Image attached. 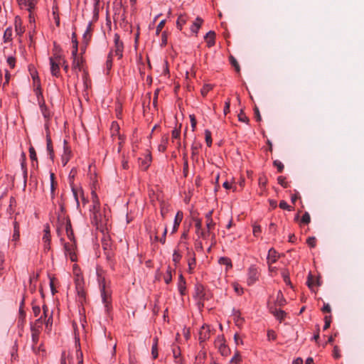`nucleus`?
I'll return each instance as SVG.
<instances>
[{
  "label": "nucleus",
  "instance_id": "nucleus-1",
  "mask_svg": "<svg viewBox=\"0 0 364 364\" xmlns=\"http://www.w3.org/2000/svg\"><path fill=\"white\" fill-rule=\"evenodd\" d=\"M97 280L99 282L101 296L102 302L105 305L106 312L109 314L112 309V291L109 287H107L105 278L102 276L101 273L97 269Z\"/></svg>",
  "mask_w": 364,
  "mask_h": 364
},
{
  "label": "nucleus",
  "instance_id": "nucleus-2",
  "mask_svg": "<svg viewBox=\"0 0 364 364\" xmlns=\"http://www.w3.org/2000/svg\"><path fill=\"white\" fill-rule=\"evenodd\" d=\"M103 254L111 269H114V250L113 243L109 234L103 233V237L101 240Z\"/></svg>",
  "mask_w": 364,
  "mask_h": 364
},
{
  "label": "nucleus",
  "instance_id": "nucleus-3",
  "mask_svg": "<svg viewBox=\"0 0 364 364\" xmlns=\"http://www.w3.org/2000/svg\"><path fill=\"white\" fill-rule=\"evenodd\" d=\"M193 298L197 301V305L199 309L204 306V302L212 298V294L207 290L202 284L197 283L194 287Z\"/></svg>",
  "mask_w": 364,
  "mask_h": 364
},
{
  "label": "nucleus",
  "instance_id": "nucleus-4",
  "mask_svg": "<svg viewBox=\"0 0 364 364\" xmlns=\"http://www.w3.org/2000/svg\"><path fill=\"white\" fill-rule=\"evenodd\" d=\"M61 219H63V220L65 219V220H66L65 232H66L67 237L72 242H74V246H75V242H77V241L75 237L74 232H73V230L72 228V224H71V221H70L69 216L67 215L66 217H65V216L63 217V215L60 213H58V220H60Z\"/></svg>",
  "mask_w": 364,
  "mask_h": 364
},
{
  "label": "nucleus",
  "instance_id": "nucleus-5",
  "mask_svg": "<svg viewBox=\"0 0 364 364\" xmlns=\"http://www.w3.org/2000/svg\"><path fill=\"white\" fill-rule=\"evenodd\" d=\"M63 246L65 254L66 255H69L70 259L72 262H77V257L75 253V249L77 248V242H75V246H74V242H73L72 244L65 242Z\"/></svg>",
  "mask_w": 364,
  "mask_h": 364
},
{
  "label": "nucleus",
  "instance_id": "nucleus-6",
  "mask_svg": "<svg viewBox=\"0 0 364 364\" xmlns=\"http://www.w3.org/2000/svg\"><path fill=\"white\" fill-rule=\"evenodd\" d=\"M210 326L208 324H203L198 333V340L199 343L201 345L203 343L206 341L210 338Z\"/></svg>",
  "mask_w": 364,
  "mask_h": 364
},
{
  "label": "nucleus",
  "instance_id": "nucleus-7",
  "mask_svg": "<svg viewBox=\"0 0 364 364\" xmlns=\"http://www.w3.org/2000/svg\"><path fill=\"white\" fill-rule=\"evenodd\" d=\"M72 57L73 68H78L79 70H81L83 58L82 56L78 55V47H73V50H72Z\"/></svg>",
  "mask_w": 364,
  "mask_h": 364
},
{
  "label": "nucleus",
  "instance_id": "nucleus-8",
  "mask_svg": "<svg viewBox=\"0 0 364 364\" xmlns=\"http://www.w3.org/2000/svg\"><path fill=\"white\" fill-rule=\"evenodd\" d=\"M259 273L255 265H251L248 269L247 272V284L252 285L256 281L258 280Z\"/></svg>",
  "mask_w": 364,
  "mask_h": 364
},
{
  "label": "nucleus",
  "instance_id": "nucleus-9",
  "mask_svg": "<svg viewBox=\"0 0 364 364\" xmlns=\"http://www.w3.org/2000/svg\"><path fill=\"white\" fill-rule=\"evenodd\" d=\"M50 65V73L54 77H59L60 76V65L61 63L54 60V58H49Z\"/></svg>",
  "mask_w": 364,
  "mask_h": 364
},
{
  "label": "nucleus",
  "instance_id": "nucleus-10",
  "mask_svg": "<svg viewBox=\"0 0 364 364\" xmlns=\"http://www.w3.org/2000/svg\"><path fill=\"white\" fill-rule=\"evenodd\" d=\"M38 105H39L41 112L44 119H46V121H50L51 114H50V112L48 107L46 105L45 100L44 99L39 100Z\"/></svg>",
  "mask_w": 364,
  "mask_h": 364
},
{
  "label": "nucleus",
  "instance_id": "nucleus-11",
  "mask_svg": "<svg viewBox=\"0 0 364 364\" xmlns=\"http://www.w3.org/2000/svg\"><path fill=\"white\" fill-rule=\"evenodd\" d=\"M30 75L32 77L33 82L35 87H41V80L38 77V73L35 67L32 65L28 66Z\"/></svg>",
  "mask_w": 364,
  "mask_h": 364
},
{
  "label": "nucleus",
  "instance_id": "nucleus-12",
  "mask_svg": "<svg viewBox=\"0 0 364 364\" xmlns=\"http://www.w3.org/2000/svg\"><path fill=\"white\" fill-rule=\"evenodd\" d=\"M279 258V255H278L276 250L273 247L270 248L268 251V255L267 257V262L268 264H272L275 263L278 259Z\"/></svg>",
  "mask_w": 364,
  "mask_h": 364
},
{
  "label": "nucleus",
  "instance_id": "nucleus-13",
  "mask_svg": "<svg viewBox=\"0 0 364 364\" xmlns=\"http://www.w3.org/2000/svg\"><path fill=\"white\" fill-rule=\"evenodd\" d=\"M183 218V213L182 211L179 210L176 213L173 221V225L171 231V234L176 232L178 230V228L180 225Z\"/></svg>",
  "mask_w": 364,
  "mask_h": 364
},
{
  "label": "nucleus",
  "instance_id": "nucleus-14",
  "mask_svg": "<svg viewBox=\"0 0 364 364\" xmlns=\"http://www.w3.org/2000/svg\"><path fill=\"white\" fill-rule=\"evenodd\" d=\"M46 150L49 155L50 159L52 161V162H53L55 159V153L51 137H48V139H46Z\"/></svg>",
  "mask_w": 364,
  "mask_h": 364
},
{
  "label": "nucleus",
  "instance_id": "nucleus-15",
  "mask_svg": "<svg viewBox=\"0 0 364 364\" xmlns=\"http://www.w3.org/2000/svg\"><path fill=\"white\" fill-rule=\"evenodd\" d=\"M50 58H54V60L59 63H61L63 60H65L60 47L53 48V56H51Z\"/></svg>",
  "mask_w": 364,
  "mask_h": 364
},
{
  "label": "nucleus",
  "instance_id": "nucleus-16",
  "mask_svg": "<svg viewBox=\"0 0 364 364\" xmlns=\"http://www.w3.org/2000/svg\"><path fill=\"white\" fill-rule=\"evenodd\" d=\"M71 149L68 146L63 147V154L62 155V163L63 166H65L70 159Z\"/></svg>",
  "mask_w": 364,
  "mask_h": 364
},
{
  "label": "nucleus",
  "instance_id": "nucleus-17",
  "mask_svg": "<svg viewBox=\"0 0 364 364\" xmlns=\"http://www.w3.org/2000/svg\"><path fill=\"white\" fill-rule=\"evenodd\" d=\"M50 197L51 199L53 200L55 198V191L57 188V182L55 181V176L54 173H50Z\"/></svg>",
  "mask_w": 364,
  "mask_h": 364
},
{
  "label": "nucleus",
  "instance_id": "nucleus-18",
  "mask_svg": "<svg viewBox=\"0 0 364 364\" xmlns=\"http://www.w3.org/2000/svg\"><path fill=\"white\" fill-rule=\"evenodd\" d=\"M204 39L207 43V46H214L215 42V33L213 31H208L205 36Z\"/></svg>",
  "mask_w": 364,
  "mask_h": 364
},
{
  "label": "nucleus",
  "instance_id": "nucleus-19",
  "mask_svg": "<svg viewBox=\"0 0 364 364\" xmlns=\"http://www.w3.org/2000/svg\"><path fill=\"white\" fill-rule=\"evenodd\" d=\"M43 322H44L43 317L41 316L38 318H37L34 323H31V324H30L31 331H40V329L41 328L42 324L43 323Z\"/></svg>",
  "mask_w": 364,
  "mask_h": 364
},
{
  "label": "nucleus",
  "instance_id": "nucleus-20",
  "mask_svg": "<svg viewBox=\"0 0 364 364\" xmlns=\"http://www.w3.org/2000/svg\"><path fill=\"white\" fill-rule=\"evenodd\" d=\"M203 20L200 17H197L194 22L191 26V31L193 33H197L199 28H200Z\"/></svg>",
  "mask_w": 364,
  "mask_h": 364
},
{
  "label": "nucleus",
  "instance_id": "nucleus-21",
  "mask_svg": "<svg viewBox=\"0 0 364 364\" xmlns=\"http://www.w3.org/2000/svg\"><path fill=\"white\" fill-rule=\"evenodd\" d=\"M188 16L186 14H180L176 21V27L180 31L182 30L183 26L188 21Z\"/></svg>",
  "mask_w": 364,
  "mask_h": 364
},
{
  "label": "nucleus",
  "instance_id": "nucleus-22",
  "mask_svg": "<svg viewBox=\"0 0 364 364\" xmlns=\"http://www.w3.org/2000/svg\"><path fill=\"white\" fill-rule=\"evenodd\" d=\"M213 213V210H211L205 214L206 228L207 229H213L215 225V223L213 221V220L212 218Z\"/></svg>",
  "mask_w": 364,
  "mask_h": 364
},
{
  "label": "nucleus",
  "instance_id": "nucleus-23",
  "mask_svg": "<svg viewBox=\"0 0 364 364\" xmlns=\"http://www.w3.org/2000/svg\"><path fill=\"white\" fill-rule=\"evenodd\" d=\"M52 10H53L52 14H53V18L55 20V23L57 26H60V17H59V13H58L59 9H58L57 3L55 2V0H54V4L53 5Z\"/></svg>",
  "mask_w": 364,
  "mask_h": 364
},
{
  "label": "nucleus",
  "instance_id": "nucleus-24",
  "mask_svg": "<svg viewBox=\"0 0 364 364\" xmlns=\"http://www.w3.org/2000/svg\"><path fill=\"white\" fill-rule=\"evenodd\" d=\"M119 125L118 124L115 123V132H117V133H115V135L118 136V139H119L118 152L120 153L122 151L123 144L124 143L125 136L124 135H122L119 134Z\"/></svg>",
  "mask_w": 364,
  "mask_h": 364
},
{
  "label": "nucleus",
  "instance_id": "nucleus-25",
  "mask_svg": "<svg viewBox=\"0 0 364 364\" xmlns=\"http://www.w3.org/2000/svg\"><path fill=\"white\" fill-rule=\"evenodd\" d=\"M75 288L77 291V294L81 299L85 298V292L84 291L82 284L80 281L77 280L75 282Z\"/></svg>",
  "mask_w": 364,
  "mask_h": 364
},
{
  "label": "nucleus",
  "instance_id": "nucleus-26",
  "mask_svg": "<svg viewBox=\"0 0 364 364\" xmlns=\"http://www.w3.org/2000/svg\"><path fill=\"white\" fill-rule=\"evenodd\" d=\"M212 229L201 230L199 232H196V235L198 238H202L203 240H207L210 235H211Z\"/></svg>",
  "mask_w": 364,
  "mask_h": 364
},
{
  "label": "nucleus",
  "instance_id": "nucleus-27",
  "mask_svg": "<svg viewBox=\"0 0 364 364\" xmlns=\"http://www.w3.org/2000/svg\"><path fill=\"white\" fill-rule=\"evenodd\" d=\"M229 62H230V65L235 68V71L237 73H240V65H239L238 62L237 61V60L235 59V58L231 53L229 54Z\"/></svg>",
  "mask_w": 364,
  "mask_h": 364
},
{
  "label": "nucleus",
  "instance_id": "nucleus-28",
  "mask_svg": "<svg viewBox=\"0 0 364 364\" xmlns=\"http://www.w3.org/2000/svg\"><path fill=\"white\" fill-rule=\"evenodd\" d=\"M151 161V154L149 153L146 155L145 159L141 161V166L144 170H146L149 167Z\"/></svg>",
  "mask_w": 364,
  "mask_h": 364
},
{
  "label": "nucleus",
  "instance_id": "nucleus-29",
  "mask_svg": "<svg viewBox=\"0 0 364 364\" xmlns=\"http://www.w3.org/2000/svg\"><path fill=\"white\" fill-rule=\"evenodd\" d=\"M102 30L105 33L106 31H107L109 34L112 33V21H111L110 18L108 16L107 13V17H106V23L105 26H102Z\"/></svg>",
  "mask_w": 364,
  "mask_h": 364
},
{
  "label": "nucleus",
  "instance_id": "nucleus-30",
  "mask_svg": "<svg viewBox=\"0 0 364 364\" xmlns=\"http://www.w3.org/2000/svg\"><path fill=\"white\" fill-rule=\"evenodd\" d=\"M275 304L279 306H283L286 304V299L281 291H279L277 293Z\"/></svg>",
  "mask_w": 364,
  "mask_h": 364
},
{
  "label": "nucleus",
  "instance_id": "nucleus-31",
  "mask_svg": "<svg viewBox=\"0 0 364 364\" xmlns=\"http://www.w3.org/2000/svg\"><path fill=\"white\" fill-rule=\"evenodd\" d=\"M15 30L18 35L23 33V29L21 27V21L18 16L15 18Z\"/></svg>",
  "mask_w": 364,
  "mask_h": 364
},
{
  "label": "nucleus",
  "instance_id": "nucleus-32",
  "mask_svg": "<svg viewBox=\"0 0 364 364\" xmlns=\"http://www.w3.org/2000/svg\"><path fill=\"white\" fill-rule=\"evenodd\" d=\"M218 350L223 356H228L230 352V348L224 343H221Z\"/></svg>",
  "mask_w": 364,
  "mask_h": 364
},
{
  "label": "nucleus",
  "instance_id": "nucleus-33",
  "mask_svg": "<svg viewBox=\"0 0 364 364\" xmlns=\"http://www.w3.org/2000/svg\"><path fill=\"white\" fill-rule=\"evenodd\" d=\"M282 277L283 278V280H284V283L287 285H289L291 287H292V284H291V282L290 281V278H289V271L287 269L282 270Z\"/></svg>",
  "mask_w": 364,
  "mask_h": 364
},
{
  "label": "nucleus",
  "instance_id": "nucleus-34",
  "mask_svg": "<svg viewBox=\"0 0 364 364\" xmlns=\"http://www.w3.org/2000/svg\"><path fill=\"white\" fill-rule=\"evenodd\" d=\"M112 67V49L109 52L106 62L107 73L109 74Z\"/></svg>",
  "mask_w": 364,
  "mask_h": 364
},
{
  "label": "nucleus",
  "instance_id": "nucleus-35",
  "mask_svg": "<svg viewBox=\"0 0 364 364\" xmlns=\"http://www.w3.org/2000/svg\"><path fill=\"white\" fill-rule=\"evenodd\" d=\"M219 264L225 265L227 268L232 267L231 259L227 257H221L218 260Z\"/></svg>",
  "mask_w": 364,
  "mask_h": 364
},
{
  "label": "nucleus",
  "instance_id": "nucleus-36",
  "mask_svg": "<svg viewBox=\"0 0 364 364\" xmlns=\"http://www.w3.org/2000/svg\"><path fill=\"white\" fill-rule=\"evenodd\" d=\"M43 242H50V232L48 224H46L44 228V235L43 237Z\"/></svg>",
  "mask_w": 364,
  "mask_h": 364
},
{
  "label": "nucleus",
  "instance_id": "nucleus-37",
  "mask_svg": "<svg viewBox=\"0 0 364 364\" xmlns=\"http://www.w3.org/2000/svg\"><path fill=\"white\" fill-rule=\"evenodd\" d=\"M286 316H287V313L280 309H279V310L274 314V316L279 322H282L283 320H284Z\"/></svg>",
  "mask_w": 364,
  "mask_h": 364
},
{
  "label": "nucleus",
  "instance_id": "nucleus-38",
  "mask_svg": "<svg viewBox=\"0 0 364 364\" xmlns=\"http://www.w3.org/2000/svg\"><path fill=\"white\" fill-rule=\"evenodd\" d=\"M39 334H40V331H31V338H32V342L33 343L32 348H33V350H36L34 346L36 345L38 342Z\"/></svg>",
  "mask_w": 364,
  "mask_h": 364
},
{
  "label": "nucleus",
  "instance_id": "nucleus-39",
  "mask_svg": "<svg viewBox=\"0 0 364 364\" xmlns=\"http://www.w3.org/2000/svg\"><path fill=\"white\" fill-rule=\"evenodd\" d=\"M12 29L11 27L7 28L4 33V41L8 43L11 40Z\"/></svg>",
  "mask_w": 364,
  "mask_h": 364
},
{
  "label": "nucleus",
  "instance_id": "nucleus-40",
  "mask_svg": "<svg viewBox=\"0 0 364 364\" xmlns=\"http://www.w3.org/2000/svg\"><path fill=\"white\" fill-rule=\"evenodd\" d=\"M213 88V85L211 84H205L203 86L200 90V93L203 97H205L208 93Z\"/></svg>",
  "mask_w": 364,
  "mask_h": 364
},
{
  "label": "nucleus",
  "instance_id": "nucleus-41",
  "mask_svg": "<svg viewBox=\"0 0 364 364\" xmlns=\"http://www.w3.org/2000/svg\"><path fill=\"white\" fill-rule=\"evenodd\" d=\"M171 268L170 266L167 267L166 274L164 275V282L168 284L172 281Z\"/></svg>",
  "mask_w": 364,
  "mask_h": 364
},
{
  "label": "nucleus",
  "instance_id": "nucleus-42",
  "mask_svg": "<svg viewBox=\"0 0 364 364\" xmlns=\"http://www.w3.org/2000/svg\"><path fill=\"white\" fill-rule=\"evenodd\" d=\"M310 222H311L310 215L308 212H305L301 218L300 224L301 225V224L308 225L309 223H310Z\"/></svg>",
  "mask_w": 364,
  "mask_h": 364
},
{
  "label": "nucleus",
  "instance_id": "nucleus-43",
  "mask_svg": "<svg viewBox=\"0 0 364 364\" xmlns=\"http://www.w3.org/2000/svg\"><path fill=\"white\" fill-rule=\"evenodd\" d=\"M205 142L208 147H210L212 146V137H211V132L208 129L205 130Z\"/></svg>",
  "mask_w": 364,
  "mask_h": 364
},
{
  "label": "nucleus",
  "instance_id": "nucleus-44",
  "mask_svg": "<svg viewBox=\"0 0 364 364\" xmlns=\"http://www.w3.org/2000/svg\"><path fill=\"white\" fill-rule=\"evenodd\" d=\"M240 362H241V357H240V353L238 351H236L235 353L234 356L230 359V363H235V364H240Z\"/></svg>",
  "mask_w": 364,
  "mask_h": 364
},
{
  "label": "nucleus",
  "instance_id": "nucleus-45",
  "mask_svg": "<svg viewBox=\"0 0 364 364\" xmlns=\"http://www.w3.org/2000/svg\"><path fill=\"white\" fill-rule=\"evenodd\" d=\"M286 177L283 176H279L277 178V182L279 185H281L283 188H286L289 187L288 182L286 181Z\"/></svg>",
  "mask_w": 364,
  "mask_h": 364
},
{
  "label": "nucleus",
  "instance_id": "nucleus-46",
  "mask_svg": "<svg viewBox=\"0 0 364 364\" xmlns=\"http://www.w3.org/2000/svg\"><path fill=\"white\" fill-rule=\"evenodd\" d=\"M28 151L31 160L32 161H36L38 163L36 152L33 146H31L28 149Z\"/></svg>",
  "mask_w": 364,
  "mask_h": 364
},
{
  "label": "nucleus",
  "instance_id": "nucleus-47",
  "mask_svg": "<svg viewBox=\"0 0 364 364\" xmlns=\"http://www.w3.org/2000/svg\"><path fill=\"white\" fill-rule=\"evenodd\" d=\"M252 232L255 237H259L262 232V228L259 225L255 224L252 227Z\"/></svg>",
  "mask_w": 364,
  "mask_h": 364
},
{
  "label": "nucleus",
  "instance_id": "nucleus-48",
  "mask_svg": "<svg viewBox=\"0 0 364 364\" xmlns=\"http://www.w3.org/2000/svg\"><path fill=\"white\" fill-rule=\"evenodd\" d=\"M279 208L283 210H287L289 211H291L294 210L293 207L288 205V203L285 200H281L279 205Z\"/></svg>",
  "mask_w": 364,
  "mask_h": 364
},
{
  "label": "nucleus",
  "instance_id": "nucleus-49",
  "mask_svg": "<svg viewBox=\"0 0 364 364\" xmlns=\"http://www.w3.org/2000/svg\"><path fill=\"white\" fill-rule=\"evenodd\" d=\"M193 220L195 221L196 233L203 229L202 228V220L200 218H193Z\"/></svg>",
  "mask_w": 364,
  "mask_h": 364
},
{
  "label": "nucleus",
  "instance_id": "nucleus-50",
  "mask_svg": "<svg viewBox=\"0 0 364 364\" xmlns=\"http://www.w3.org/2000/svg\"><path fill=\"white\" fill-rule=\"evenodd\" d=\"M173 355L174 358V360H177L179 357H181V349L178 346H175L172 348Z\"/></svg>",
  "mask_w": 364,
  "mask_h": 364
},
{
  "label": "nucleus",
  "instance_id": "nucleus-51",
  "mask_svg": "<svg viewBox=\"0 0 364 364\" xmlns=\"http://www.w3.org/2000/svg\"><path fill=\"white\" fill-rule=\"evenodd\" d=\"M188 272L190 273H192L193 269L195 268V267L196 265V257H193V258L190 259L188 260Z\"/></svg>",
  "mask_w": 364,
  "mask_h": 364
},
{
  "label": "nucleus",
  "instance_id": "nucleus-52",
  "mask_svg": "<svg viewBox=\"0 0 364 364\" xmlns=\"http://www.w3.org/2000/svg\"><path fill=\"white\" fill-rule=\"evenodd\" d=\"M92 34L90 33V31H85L83 36H82V41L83 43L85 45H88V43L90 41Z\"/></svg>",
  "mask_w": 364,
  "mask_h": 364
},
{
  "label": "nucleus",
  "instance_id": "nucleus-53",
  "mask_svg": "<svg viewBox=\"0 0 364 364\" xmlns=\"http://www.w3.org/2000/svg\"><path fill=\"white\" fill-rule=\"evenodd\" d=\"M273 165L277 167L278 172L282 173L284 171V164L279 160H274L273 162Z\"/></svg>",
  "mask_w": 364,
  "mask_h": 364
},
{
  "label": "nucleus",
  "instance_id": "nucleus-54",
  "mask_svg": "<svg viewBox=\"0 0 364 364\" xmlns=\"http://www.w3.org/2000/svg\"><path fill=\"white\" fill-rule=\"evenodd\" d=\"M173 262L176 264L177 263H178L180 262V260L181 259V255L178 252V250H175L173 253Z\"/></svg>",
  "mask_w": 364,
  "mask_h": 364
},
{
  "label": "nucleus",
  "instance_id": "nucleus-55",
  "mask_svg": "<svg viewBox=\"0 0 364 364\" xmlns=\"http://www.w3.org/2000/svg\"><path fill=\"white\" fill-rule=\"evenodd\" d=\"M306 284L310 289H312L314 286V277L311 272H309L308 274Z\"/></svg>",
  "mask_w": 364,
  "mask_h": 364
},
{
  "label": "nucleus",
  "instance_id": "nucleus-56",
  "mask_svg": "<svg viewBox=\"0 0 364 364\" xmlns=\"http://www.w3.org/2000/svg\"><path fill=\"white\" fill-rule=\"evenodd\" d=\"M306 244L311 248H314L316 247V237L312 236V237H309L306 240Z\"/></svg>",
  "mask_w": 364,
  "mask_h": 364
},
{
  "label": "nucleus",
  "instance_id": "nucleus-57",
  "mask_svg": "<svg viewBox=\"0 0 364 364\" xmlns=\"http://www.w3.org/2000/svg\"><path fill=\"white\" fill-rule=\"evenodd\" d=\"M181 124H179L178 128H175L171 133L173 139H179L181 134Z\"/></svg>",
  "mask_w": 364,
  "mask_h": 364
},
{
  "label": "nucleus",
  "instance_id": "nucleus-58",
  "mask_svg": "<svg viewBox=\"0 0 364 364\" xmlns=\"http://www.w3.org/2000/svg\"><path fill=\"white\" fill-rule=\"evenodd\" d=\"M43 320H44L43 323H45L46 328H50L53 324V311H51L50 316H48V318L47 319L43 318Z\"/></svg>",
  "mask_w": 364,
  "mask_h": 364
},
{
  "label": "nucleus",
  "instance_id": "nucleus-59",
  "mask_svg": "<svg viewBox=\"0 0 364 364\" xmlns=\"http://www.w3.org/2000/svg\"><path fill=\"white\" fill-rule=\"evenodd\" d=\"M115 115L117 118H120L119 115L122 113V105L121 103L115 101Z\"/></svg>",
  "mask_w": 364,
  "mask_h": 364
},
{
  "label": "nucleus",
  "instance_id": "nucleus-60",
  "mask_svg": "<svg viewBox=\"0 0 364 364\" xmlns=\"http://www.w3.org/2000/svg\"><path fill=\"white\" fill-rule=\"evenodd\" d=\"M192 131L194 132L196 128L197 121L194 114L189 115Z\"/></svg>",
  "mask_w": 364,
  "mask_h": 364
},
{
  "label": "nucleus",
  "instance_id": "nucleus-61",
  "mask_svg": "<svg viewBox=\"0 0 364 364\" xmlns=\"http://www.w3.org/2000/svg\"><path fill=\"white\" fill-rule=\"evenodd\" d=\"M178 289L181 296L186 294V284H178Z\"/></svg>",
  "mask_w": 364,
  "mask_h": 364
},
{
  "label": "nucleus",
  "instance_id": "nucleus-62",
  "mask_svg": "<svg viewBox=\"0 0 364 364\" xmlns=\"http://www.w3.org/2000/svg\"><path fill=\"white\" fill-rule=\"evenodd\" d=\"M324 326H323V330L326 331L327 330L330 326H331V316H326L324 317Z\"/></svg>",
  "mask_w": 364,
  "mask_h": 364
},
{
  "label": "nucleus",
  "instance_id": "nucleus-63",
  "mask_svg": "<svg viewBox=\"0 0 364 364\" xmlns=\"http://www.w3.org/2000/svg\"><path fill=\"white\" fill-rule=\"evenodd\" d=\"M151 355H152V358L153 359H156L158 358V346H156V343H153L152 344V347H151Z\"/></svg>",
  "mask_w": 364,
  "mask_h": 364
},
{
  "label": "nucleus",
  "instance_id": "nucleus-64",
  "mask_svg": "<svg viewBox=\"0 0 364 364\" xmlns=\"http://www.w3.org/2000/svg\"><path fill=\"white\" fill-rule=\"evenodd\" d=\"M238 120L240 122H249L248 117L246 116V114L243 112L242 110H241V112L238 114Z\"/></svg>",
  "mask_w": 364,
  "mask_h": 364
}]
</instances>
